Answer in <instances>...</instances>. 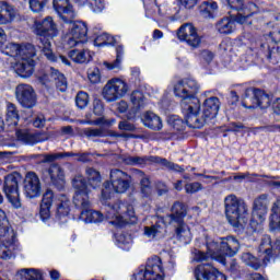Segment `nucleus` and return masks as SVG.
I'll list each match as a JSON object with an SVG mask.
<instances>
[{"label":"nucleus","mask_w":280,"mask_h":280,"mask_svg":"<svg viewBox=\"0 0 280 280\" xmlns=\"http://www.w3.org/2000/svg\"><path fill=\"white\" fill-rule=\"evenodd\" d=\"M72 187L74 189L73 205L77 209H81L80 220L85 223L100 224L104 220H108L114 226H124V224H135L137 215L135 214V207L129 202L118 201L114 205H105V215L100 211L91 209V200L89 194L91 188L86 185L84 176L77 175L72 179Z\"/></svg>","instance_id":"obj_1"},{"label":"nucleus","mask_w":280,"mask_h":280,"mask_svg":"<svg viewBox=\"0 0 280 280\" xmlns=\"http://www.w3.org/2000/svg\"><path fill=\"white\" fill-rule=\"evenodd\" d=\"M175 97L182 100L180 106L186 124L190 128H202V112L200 100L196 97L200 85L195 79L188 78L177 81L173 88Z\"/></svg>","instance_id":"obj_2"},{"label":"nucleus","mask_w":280,"mask_h":280,"mask_svg":"<svg viewBox=\"0 0 280 280\" xmlns=\"http://www.w3.org/2000/svg\"><path fill=\"white\" fill-rule=\"evenodd\" d=\"M206 254L200 250L195 253L196 261L217 259V261L224 265L226 264V258L224 257H235V255H237V250H240V242L233 236L220 238L219 241L206 237Z\"/></svg>","instance_id":"obj_3"},{"label":"nucleus","mask_w":280,"mask_h":280,"mask_svg":"<svg viewBox=\"0 0 280 280\" xmlns=\"http://www.w3.org/2000/svg\"><path fill=\"white\" fill-rule=\"evenodd\" d=\"M34 33L39 36V49H42L43 56L49 60V62H61L66 67H71V61L65 56L57 57L51 50V42L49 38H56L58 36V24L54 21V18L46 16L42 22L35 21L33 24Z\"/></svg>","instance_id":"obj_4"},{"label":"nucleus","mask_w":280,"mask_h":280,"mask_svg":"<svg viewBox=\"0 0 280 280\" xmlns=\"http://www.w3.org/2000/svg\"><path fill=\"white\" fill-rule=\"evenodd\" d=\"M237 14L230 15V18H223L217 23V32L219 34L229 35L235 32L236 26L235 23L240 25H252L253 22L248 21L250 16L254 14H258L259 7L257 4L249 2L247 4H243L242 11L236 10Z\"/></svg>","instance_id":"obj_5"},{"label":"nucleus","mask_w":280,"mask_h":280,"mask_svg":"<svg viewBox=\"0 0 280 280\" xmlns=\"http://www.w3.org/2000/svg\"><path fill=\"white\" fill-rule=\"evenodd\" d=\"M172 213L166 215L162 222L165 224H174L176 226V237L183 244L191 243V230L183 222V218L187 215V209L180 202H175L171 209Z\"/></svg>","instance_id":"obj_6"},{"label":"nucleus","mask_w":280,"mask_h":280,"mask_svg":"<svg viewBox=\"0 0 280 280\" xmlns=\"http://www.w3.org/2000/svg\"><path fill=\"white\" fill-rule=\"evenodd\" d=\"M224 205L228 222L232 226L238 229L248 222V207L243 200L230 195L225 197Z\"/></svg>","instance_id":"obj_7"},{"label":"nucleus","mask_w":280,"mask_h":280,"mask_svg":"<svg viewBox=\"0 0 280 280\" xmlns=\"http://www.w3.org/2000/svg\"><path fill=\"white\" fill-rule=\"evenodd\" d=\"M110 182H106L103 185L101 202L106 205V200L113 198V194H126L130 188V176L119 170H113L110 172Z\"/></svg>","instance_id":"obj_8"},{"label":"nucleus","mask_w":280,"mask_h":280,"mask_svg":"<svg viewBox=\"0 0 280 280\" xmlns=\"http://www.w3.org/2000/svg\"><path fill=\"white\" fill-rule=\"evenodd\" d=\"M198 3V0H155L158 13H153L147 11V16H162V18H170L174 16V14H178L180 10V5L191 10Z\"/></svg>","instance_id":"obj_9"},{"label":"nucleus","mask_w":280,"mask_h":280,"mask_svg":"<svg viewBox=\"0 0 280 280\" xmlns=\"http://www.w3.org/2000/svg\"><path fill=\"white\" fill-rule=\"evenodd\" d=\"M130 91V85L124 78H112L103 88L102 95L106 102H117L121 97H126Z\"/></svg>","instance_id":"obj_10"},{"label":"nucleus","mask_w":280,"mask_h":280,"mask_svg":"<svg viewBox=\"0 0 280 280\" xmlns=\"http://www.w3.org/2000/svg\"><path fill=\"white\" fill-rule=\"evenodd\" d=\"M133 277L135 280H163V277H165L163 260H161L159 256L149 258L147 267L141 269Z\"/></svg>","instance_id":"obj_11"},{"label":"nucleus","mask_w":280,"mask_h":280,"mask_svg":"<svg viewBox=\"0 0 280 280\" xmlns=\"http://www.w3.org/2000/svg\"><path fill=\"white\" fill-rule=\"evenodd\" d=\"M21 180H23V177L19 173L9 174L4 179L3 191L14 209H21V198L19 194V184Z\"/></svg>","instance_id":"obj_12"},{"label":"nucleus","mask_w":280,"mask_h":280,"mask_svg":"<svg viewBox=\"0 0 280 280\" xmlns=\"http://www.w3.org/2000/svg\"><path fill=\"white\" fill-rule=\"evenodd\" d=\"M267 213H268V197L266 195H262L254 201L252 220L249 223L252 233H257V231H261V224H264Z\"/></svg>","instance_id":"obj_13"},{"label":"nucleus","mask_w":280,"mask_h":280,"mask_svg":"<svg viewBox=\"0 0 280 280\" xmlns=\"http://www.w3.org/2000/svg\"><path fill=\"white\" fill-rule=\"evenodd\" d=\"M89 27L86 23L77 21L70 25L69 32L65 35L63 40L69 47H78V45H84L86 43V34Z\"/></svg>","instance_id":"obj_14"},{"label":"nucleus","mask_w":280,"mask_h":280,"mask_svg":"<svg viewBox=\"0 0 280 280\" xmlns=\"http://www.w3.org/2000/svg\"><path fill=\"white\" fill-rule=\"evenodd\" d=\"M243 106L244 108H268L270 106V96L261 90L247 89Z\"/></svg>","instance_id":"obj_15"},{"label":"nucleus","mask_w":280,"mask_h":280,"mask_svg":"<svg viewBox=\"0 0 280 280\" xmlns=\"http://www.w3.org/2000/svg\"><path fill=\"white\" fill-rule=\"evenodd\" d=\"M177 38L180 43H186L191 49H198L202 44V36L198 35L196 26L186 23L177 30Z\"/></svg>","instance_id":"obj_16"},{"label":"nucleus","mask_w":280,"mask_h":280,"mask_svg":"<svg viewBox=\"0 0 280 280\" xmlns=\"http://www.w3.org/2000/svg\"><path fill=\"white\" fill-rule=\"evenodd\" d=\"M267 27L271 30L266 37L269 51L268 58L270 60L279 52V50L277 49V43H279L280 40V15H276L273 20L267 24Z\"/></svg>","instance_id":"obj_17"},{"label":"nucleus","mask_w":280,"mask_h":280,"mask_svg":"<svg viewBox=\"0 0 280 280\" xmlns=\"http://www.w3.org/2000/svg\"><path fill=\"white\" fill-rule=\"evenodd\" d=\"M15 97L23 108H34L36 106V92L28 84H19L15 89Z\"/></svg>","instance_id":"obj_18"},{"label":"nucleus","mask_w":280,"mask_h":280,"mask_svg":"<svg viewBox=\"0 0 280 280\" xmlns=\"http://www.w3.org/2000/svg\"><path fill=\"white\" fill-rule=\"evenodd\" d=\"M52 8L63 23H73V19L78 16L75 9H73L69 0H52Z\"/></svg>","instance_id":"obj_19"},{"label":"nucleus","mask_w":280,"mask_h":280,"mask_svg":"<svg viewBox=\"0 0 280 280\" xmlns=\"http://www.w3.org/2000/svg\"><path fill=\"white\" fill-rule=\"evenodd\" d=\"M220 110V98L215 96H211L206 98L202 104V112H201V127L205 124H209L212 119L218 117V113Z\"/></svg>","instance_id":"obj_20"},{"label":"nucleus","mask_w":280,"mask_h":280,"mask_svg":"<svg viewBox=\"0 0 280 280\" xmlns=\"http://www.w3.org/2000/svg\"><path fill=\"white\" fill-rule=\"evenodd\" d=\"M34 56L36 55H30L26 52V55L20 57L15 65L13 66V69L18 75L21 78H30L34 74Z\"/></svg>","instance_id":"obj_21"},{"label":"nucleus","mask_w":280,"mask_h":280,"mask_svg":"<svg viewBox=\"0 0 280 280\" xmlns=\"http://www.w3.org/2000/svg\"><path fill=\"white\" fill-rule=\"evenodd\" d=\"M197 280H226V276L209 264H202L195 269Z\"/></svg>","instance_id":"obj_22"},{"label":"nucleus","mask_w":280,"mask_h":280,"mask_svg":"<svg viewBox=\"0 0 280 280\" xmlns=\"http://www.w3.org/2000/svg\"><path fill=\"white\" fill-rule=\"evenodd\" d=\"M24 195L26 198L40 196V179L35 173H27L24 179Z\"/></svg>","instance_id":"obj_23"},{"label":"nucleus","mask_w":280,"mask_h":280,"mask_svg":"<svg viewBox=\"0 0 280 280\" xmlns=\"http://www.w3.org/2000/svg\"><path fill=\"white\" fill-rule=\"evenodd\" d=\"M3 229L0 228V259H12L16 255V250H20L19 243L11 242L8 238L3 237Z\"/></svg>","instance_id":"obj_24"},{"label":"nucleus","mask_w":280,"mask_h":280,"mask_svg":"<svg viewBox=\"0 0 280 280\" xmlns=\"http://www.w3.org/2000/svg\"><path fill=\"white\" fill-rule=\"evenodd\" d=\"M4 54L19 60L22 56H27V54L30 56H36V48H34V45L32 44L21 46L19 44L10 43L5 46Z\"/></svg>","instance_id":"obj_25"},{"label":"nucleus","mask_w":280,"mask_h":280,"mask_svg":"<svg viewBox=\"0 0 280 280\" xmlns=\"http://www.w3.org/2000/svg\"><path fill=\"white\" fill-rule=\"evenodd\" d=\"M54 202H56V196H54V191L46 190V192L43 195L39 209V215L44 222L51 218V205H54Z\"/></svg>","instance_id":"obj_26"},{"label":"nucleus","mask_w":280,"mask_h":280,"mask_svg":"<svg viewBox=\"0 0 280 280\" xmlns=\"http://www.w3.org/2000/svg\"><path fill=\"white\" fill-rule=\"evenodd\" d=\"M16 16V9L10 5V3L0 0V25H10V23H14Z\"/></svg>","instance_id":"obj_27"},{"label":"nucleus","mask_w":280,"mask_h":280,"mask_svg":"<svg viewBox=\"0 0 280 280\" xmlns=\"http://www.w3.org/2000/svg\"><path fill=\"white\" fill-rule=\"evenodd\" d=\"M141 121L145 128H150L151 130H162L163 129V120L161 117L152 112H147L142 114Z\"/></svg>","instance_id":"obj_28"},{"label":"nucleus","mask_w":280,"mask_h":280,"mask_svg":"<svg viewBox=\"0 0 280 280\" xmlns=\"http://www.w3.org/2000/svg\"><path fill=\"white\" fill-rule=\"evenodd\" d=\"M57 200V220H60L62 223H65L67 222V218L71 211V201L65 195L59 196Z\"/></svg>","instance_id":"obj_29"},{"label":"nucleus","mask_w":280,"mask_h":280,"mask_svg":"<svg viewBox=\"0 0 280 280\" xmlns=\"http://www.w3.org/2000/svg\"><path fill=\"white\" fill-rule=\"evenodd\" d=\"M48 174L55 187H58V189L65 187V171L60 165L52 164L48 170Z\"/></svg>","instance_id":"obj_30"},{"label":"nucleus","mask_w":280,"mask_h":280,"mask_svg":"<svg viewBox=\"0 0 280 280\" xmlns=\"http://www.w3.org/2000/svg\"><path fill=\"white\" fill-rule=\"evenodd\" d=\"M68 56L77 65H84L93 60V54L89 49H73L69 51Z\"/></svg>","instance_id":"obj_31"},{"label":"nucleus","mask_w":280,"mask_h":280,"mask_svg":"<svg viewBox=\"0 0 280 280\" xmlns=\"http://www.w3.org/2000/svg\"><path fill=\"white\" fill-rule=\"evenodd\" d=\"M260 253H266V255H271L273 253V255H277L280 253V241L272 243V240L268 235L262 236L260 242Z\"/></svg>","instance_id":"obj_32"},{"label":"nucleus","mask_w":280,"mask_h":280,"mask_svg":"<svg viewBox=\"0 0 280 280\" xmlns=\"http://www.w3.org/2000/svg\"><path fill=\"white\" fill-rule=\"evenodd\" d=\"M85 176L88 180L89 187H92V189H97L100 185H102V174H100V171L90 167L85 170Z\"/></svg>","instance_id":"obj_33"},{"label":"nucleus","mask_w":280,"mask_h":280,"mask_svg":"<svg viewBox=\"0 0 280 280\" xmlns=\"http://www.w3.org/2000/svg\"><path fill=\"white\" fill-rule=\"evenodd\" d=\"M199 10L203 19H213L218 12V2L205 1L200 4Z\"/></svg>","instance_id":"obj_34"},{"label":"nucleus","mask_w":280,"mask_h":280,"mask_svg":"<svg viewBox=\"0 0 280 280\" xmlns=\"http://www.w3.org/2000/svg\"><path fill=\"white\" fill-rule=\"evenodd\" d=\"M50 78L55 82L58 91L61 93L67 91V79L65 74L60 73L57 69L50 68Z\"/></svg>","instance_id":"obj_35"},{"label":"nucleus","mask_w":280,"mask_h":280,"mask_svg":"<svg viewBox=\"0 0 280 280\" xmlns=\"http://www.w3.org/2000/svg\"><path fill=\"white\" fill-rule=\"evenodd\" d=\"M271 211L269 226L271 231H280V201L273 203Z\"/></svg>","instance_id":"obj_36"},{"label":"nucleus","mask_w":280,"mask_h":280,"mask_svg":"<svg viewBox=\"0 0 280 280\" xmlns=\"http://www.w3.org/2000/svg\"><path fill=\"white\" fill-rule=\"evenodd\" d=\"M116 244L122 250H128L132 246V236L126 232L117 233Z\"/></svg>","instance_id":"obj_37"},{"label":"nucleus","mask_w":280,"mask_h":280,"mask_svg":"<svg viewBox=\"0 0 280 280\" xmlns=\"http://www.w3.org/2000/svg\"><path fill=\"white\" fill-rule=\"evenodd\" d=\"M19 124V112L16 106L12 103L7 105V126H18Z\"/></svg>","instance_id":"obj_38"},{"label":"nucleus","mask_w":280,"mask_h":280,"mask_svg":"<svg viewBox=\"0 0 280 280\" xmlns=\"http://www.w3.org/2000/svg\"><path fill=\"white\" fill-rule=\"evenodd\" d=\"M163 233H165V228L161 226V224H155L152 226L144 228V235L150 240H156L159 237H163Z\"/></svg>","instance_id":"obj_39"},{"label":"nucleus","mask_w":280,"mask_h":280,"mask_svg":"<svg viewBox=\"0 0 280 280\" xmlns=\"http://www.w3.org/2000/svg\"><path fill=\"white\" fill-rule=\"evenodd\" d=\"M117 39L107 33H100L94 39L95 47H104V45H115Z\"/></svg>","instance_id":"obj_40"},{"label":"nucleus","mask_w":280,"mask_h":280,"mask_svg":"<svg viewBox=\"0 0 280 280\" xmlns=\"http://www.w3.org/2000/svg\"><path fill=\"white\" fill-rule=\"evenodd\" d=\"M242 261L254 270H259V268L261 267V262H259V259H257V257L253 256V254L250 253L243 254Z\"/></svg>","instance_id":"obj_41"},{"label":"nucleus","mask_w":280,"mask_h":280,"mask_svg":"<svg viewBox=\"0 0 280 280\" xmlns=\"http://www.w3.org/2000/svg\"><path fill=\"white\" fill-rule=\"evenodd\" d=\"M47 3L49 0H30L28 5L30 10L34 12V14H40L47 8Z\"/></svg>","instance_id":"obj_42"},{"label":"nucleus","mask_w":280,"mask_h":280,"mask_svg":"<svg viewBox=\"0 0 280 280\" xmlns=\"http://www.w3.org/2000/svg\"><path fill=\"white\" fill-rule=\"evenodd\" d=\"M3 222H5V212L0 210V229H2L1 235L9 242H16V238H14V233L5 229V226H3Z\"/></svg>","instance_id":"obj_43"},{"label":"nucleus","mask_w":280,"mask_h":280,"mask_svg":"<svg viewBox=\"0 0 280 280\" xmlns=\"http://www.w3.org/2000/svg\"><path fill=\"white\" fill-rule=\"evenodd\" d=\"M122 161L125 165H145L148 163V158L124 155Z\"/></svg>","instance_id":"obj_44"},{"label":"nucleus","mask_w":280,"mask_h":280,"mask_svg":"<svg viewBox=\"0 0 280 280\" xmlns=\"http://www.w3.org/2000/svg\"><path fill=\"white\" fill-rule=\"evenodd\" d=\"M130 101L136 110L143 106V93L141 91H133L130 95Z\"/></svg>","instance_id":"obj_45"},{"label":"nucleus","mask_w":280,"mask_h":280,"mask_svg":"<svg viewBox=\"0 0 280 280\" xmlns=\"http://www.w3.org/2000/svg\"><path fill=\"white\" fill-rule=\"evenodd\" d=\"M88 80L92 84H100V82H102V73L100 72V68H90L88 70Z\"/></svg>","instance_id":"obj_46"},{"label":"nucleus","mask_w":280,"mask_h":280,"mask_svg":"<svg viewBox=\"0 0 280 280\" xmlns=\"http://www.w3.org/2000/svg\"><path fill=\"white\" fill-rule=\"evenodd\" d=\"M121 62H124V60L120 57H116V60H114L113 62L104 61L103 65L105 66L107 71H114L115 73H119V71H121L122 69Z\"/></svg>","instance_id":"obj_47"},{"label":"nucleus","mask_w":280,"mask_h":280,"mask_svg":"<svg viewBox=\"0 0 280 280\" xmlns=\"http://www.w3.org/2000/svg\"><path fill=\"white\" fill-rule=\"evenodd\" d=\"M78 108H86L89 106V94L86 92H79L75 97Z\"/></svg>","instance_id":"obj_48"},{"label":"nucleus","mask_w":280,"mask_h":280,"mask_svg":"<svg viewBox=\"0 0 280 280\" xmlns=\"http://www.w3.org/2000/svg\"><path fill=\"white\" fill-rule=\"evenodd\" d=\"M141 185V194L144 198L152 196V187L150 186V179L148 177H143L140 182Z\"/></svg>","instance_id":"obj_49"},{"label":"nucleus","mask_w":280,"mask_h":280,"mask_svg":"<svg viewBox=\"0 0 280 280\" xmlns=\"http://www.w3.org/2000/svg\"><path fill=\"white\" fill-rule=\"evenodd\" d=\"M167 122L175 130H182L183 127L185 126V122L183 121V119H180V117H178L176 115L170 116L167 119Z\"/></svg>","instance_id":"obj_50"},{"label":"nucleus","mask_w":280,"mask_h":280,"mask_svg":"<svg viewBox=\"0 0 280 280\" xmlns=\"http://www.w3.org/2000/svg\"><path fill=\"white\" fill-rule=\"evenodd\" d=\"M89 7L91 8L92 12L95 14H100L102 10H104V1L103 0H89Z\"/></svg>","instance_id":"obj_51"},{"label":"nucleus","mask_w":280,"mask_h":280,"mask_svg":"<svg viewBox=\"0 0 280 280\" xmlns=\"http://www.w3.org/2000/svg\"><path fill=\"white\" fill-rule=\"evenodd\" d=\"M202 189V184L201 183H190L186 184L185 186V191L186 194H196Z\"/></svg>","instance_id":"obj_52"},{"label":"nucleus","mask_w":280,"mask_h":280,"mask_svg":"<svg viewBox=\"0 0 280 280\" xmlns=\"http://www.w3.org/2000/svg\"><path fill=\"white\" fill-rule=\"evenodd\" d=\"M115 119H109V120H104V118H98L97 120L94 121H81V124H90V125H94V126H100L102 124H106V126H113V124H115Z\"/></svg>","instance_id":"obj_53"},{"label":"nucleus","mask_w":280,"mask_h":280,"mask_svg":"<svg viewBox=\"0 0 280 280\" xmlns=\"http://www.w3.org/2000/svg\"><path fill=\"white\" fill-rule=\"evenodd\" d=\"M228 4L231 8V10H241L244 7L243 0H228Z\"/></svg>","instance_id":"obj_54"},{"label":"nucleus","mask_w":280,"mask_h":280,"mask_svg":"<svg viewBox=\"0 0 280 280\" xmlns=\"http://www.w3.org/2000/svg\"><path fill=\"white\" fill-rule=\"evenodd\" d=\"M119 130H126L127 132H135L136 127L135 125L128 121H120L118 125Z\"/></svg>","instance_id":"obj_55"},{"label":"nucleus","mask_w":280,"mask_h":280,"mask_svg":"<svg viewBox=\"0 0 280 280\" xmlns=\"http://www.w3.org/2000/svg\"><path fill=\"white\" fill-rule=\"evenodd\" d=\"M83 132L85 137H102V130L100 129L88 128V129H84Z\"/></svg>","instance_id":"obj_56"},{"label":"nucleus","mask_w":280,"mask_h":280,"mask_svg":"<svg viewBox=\"0 0 280 280\" xmlns=\"http://www.w3.org/2000/svg\"><path fill=\"white\" fill-rule=\"evenodd\" d=\"M104 113V105L102 101H94V115H102Z\"/></svg>","instance_id":"obj_57"},{"label":"nucleus","mask_w":280,"mask_h":280,"mask_svg":"<svg viewBox=\"0 0 280 280\" xmlns=\"http://www.w3.org/2000/svg\"><path fill=\"white\" fill-rule=\"evenodd\" d=\"M33 126L35 128H43L45 126V116L44 115H38L35 120L33 121Z\"/></svg>","instance_id":"obj_58"},{"label":"nucleus","mask_w":280,"mask_h":280,"mask_svg":"<svg viewBox=\"0 0 280 280\" xmlns=\"http://www.w3.org/2000/svg\"><path fill=\"white\" fill-rule=\"evenodd\" d=\"M163 163L168 167V170H173V172H183V167L178 166V164L167 162V160H163Z\"/></svg>","instance_id":"obj_59"},{"label":"nucleus","mask_w":280,"mask_h":280,"mask_svg":"<svg viewBox=\"0 0 280 280\" xmlns=\"http://www.w3.org/2000/svg\"><path fill=\"white\" fill-rule=\"evenodd\" d=\"M200 56L205 62H211V60H213V52L209 50H202Z\"/></svg>","instance_id":"obj_60"},{"label":"nucleus","mask_w":280,"mask_h":280,"mask_svg":"<svg viewBox=\"0 0 280 280\" xmlns=\"http://www.w3.org/2000/svg\"><path fill=\"white\" fill-rule=\"evenodd\" d=\"M8 43V35L5 34V31L0 27V49Z\"/></svg>","instance_id":"obj_61"},{"label":"nucleus","mask_w":280,"mask_h":280,"mask_svg":"<svg viewBox=\"0 0 280 280\" xmlns=\"http://www.w3.org/2000/svg\"><path fill=\"white\" fill-rule=\"evenodd\" d=\"M117 110H119V113H126V110H128V103H126L125 101H120L117 104Z\"/></svg>","instance_id":"obj_62"},{"label":"nucleus","mask_w":280,"mask_h":280,"mask_svg":"<svg viewBox=\"0 0 280 280\" xmlns=\"http://www.w3.org/2000/svg\"><path fill=\"white\" fill-rule=\"evenodd\" d=\"M273 113L276 115H280V100H277V102L273 105Z\"/></svg>","instance_id":"obj_63"},{"label":"nucleus","mask_w":280,"mask_h":280,"mask_svg":"<svg viewBox=\"0 0 280 280\" xmlns=\"http://www.w3.org/2000/svg\"><path fill=\"white\" fill-rule=\"evenodd\" d=\"M249 280H266V278H264L259 273H252Z\"/></svg>","instance_id":"obj_64"}]
</instances>
